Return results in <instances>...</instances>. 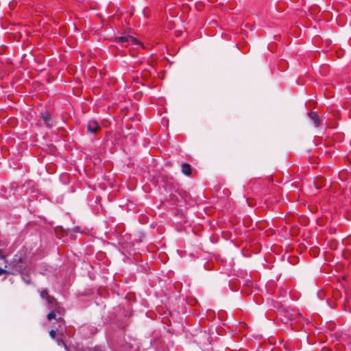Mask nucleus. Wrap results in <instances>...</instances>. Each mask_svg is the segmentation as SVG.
I'll return each instance as SVG.
<instances>
[{"label": "nucleus", "instance_id": "nucleus-5", "mask_svg": "<svg viewBox=\"0 0 351 351\" xmlns=\"http://www.w3.org/2000/svg\"><path fill=\"white\" fill-rule=\"evenodd\" d=\"M182 172L187 176H190L191 175L192 169L191 166L189 163H184L182 165Z\"/></svg>", "mask_w": 351, "mask_h": 351}, {"label": "nucleus", "instance_id": "nucleus-6", "mask_svg": "<svg viewBox=\"0 0 351 351\" xmlns=\"http://www.w3.org/2000/svg\"><path fill=\"white\" fill-rule=\"evenodd\" d=\"M309 117L313 121L315 126L318 127L319 125V119L318 114L316 112H311L309 113Z\"/></svg>", "mask_w": 351, "mask_h": 351}, {"label": "nucleus", "instance_id": "nucleus-3", "mask_svg": "<svg viewBox=\"0 0 351 351\" xmlns=\"http://www.w3.org/2000/svg\"><path fill=\"white\" fill-rule=\"evenodd\" d=\"M87 128L89 132L93 134H97L101 130V127L99 125V123L94 120H91L88 122Z\"/></svg>", "mask_w": 351, "mask_h": 351}, {"label": "nucleus", "instance_id": "nucleus-12", "mask_svg": "<svg viewBox=\"0 0 351 351\" xmlns=\"http://www.w3.org/2000/svg\"><path fill=\"white\" fill-rule=\"evenodd\" d=\"M93 351H103V350L99 348H95Z\"/></svg>", "mask_w": 351, "mask_h": 351}, {"label": "nucleus", "instance_id": "nucleus-2", "mask_svg": "<svg viewBox=\"0 0 351 351\" xmlns=\"http://www.w3.org/2000/svg\"><path fill=\"white\" fill-rule=\"evenodd\" d=\"M58 323V327L56 328V330H51L49 332V335L52 339H55L56 337V332L58 333H60V335L63 334L64 328V321L62 318H59L57 320Z\"/></svg>", "mask_w": 351, "mask_h": 351}, {"label": "nucleus", "instance_id": "nucleus-1", "mask_svg": "<svg viewBox=\"0 0 351 351\" xmlns=\"http://www.w3.org/2000/svg\"><path fill=\"white\" fill-rule=\"evenodd\" d=\"M115 42L120 44L121 47H128L130 45H138V40L130 36H123L115 38Z\"/></svg>", "mask_w": 351, "mask_h": 351}, {"label": "nucleus", "instance_id": "nucleus-7", "mask_svg": "<svg viewBox=\"0 0 351 351\" xmlns=\"http://www.w3.org/2000/svg\"><path fill=\"white\" fill-rule=\"evenodd\" d=\"M40 296L42 298L47 300L48 297L50 295H49L47 289H44L40 292Z\"/></svg>", "mask_w": 351, "mask_h": 351}, {"label": "nucleus", "instance_id": "nucleus-10", "mask_svg": "<svg viewBox=\"0 0 351 351\" xmlns=\"http://www.w3.org/2000/svg\"><path fill=\"white\" fill-rule=\"evenodd\" d=\"M57 343H58V346H64V348L66 349H67V346H66V343H64V341L62 339H58L57 340Z\"/></svg>", "mask_w": 351, "mask_h": 351}, {"label": "nucleus", "instance_id": "nucleus-9", "mask_svg": "<svg viewBox=\"0 0 351 351\" xmlns=\"http://www.w3.org/2000/svg\"><path fill=\"white\" fill-rule=\"evenodd\" d=\"M55 317H56V313L53 311H51L47 315V319L49 321L51 320L52 319H54Z\"/></svg>", "mask_w": 351, "mask_h": 351}, {"label": "nucleus", "instance_id": "nucleus-11", "mask_svg": "<svg viewBox=\"0 0 351 351\" xmlns=\"http://www.w3.org/2000/svg\"><path fill=\"white\" fill-rule=\"evenodd\" d=\"M7 271L5 270H4L2 268H0V276H1L2 274L6 273Z\"/></svg>", "mask_w": 351, "mask_h": 351}, {"label": "nucleus", "instance_id": "nucleus-8", "mask_svg": "<svg viewBox=\"0 0 351 351\" xmlns=\"http://www.w3.org/2000/svg\"><path fill=\"white\" fill-rule=\"evenodd\" d=\"M46 300L49 304H51L52 306L56 303V299L51 295L48 297V298Z\"/></svg>", "mask_w": 351, "mask_h": 351}, {"label": "nucleus", "instance_id": "nucleus-4", "mask_svg": "<svg viewBox=\"0 0 351 351\" xmlns=\"http://www.w3.org/2000/svg\"><path fill=\"white\" fill-rule=\"evenodd\" d=\"M41 117L45 123V124L50 128L52 126V124L51 123V118L50 114L48 112L45 111L41 113Z\"/></svg>", "mask_w": 351, "mask_h": 351}]
</instances>
